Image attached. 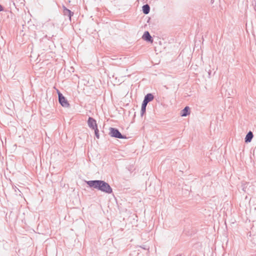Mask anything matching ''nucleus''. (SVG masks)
I'll return each mask as SVG.
<instances>
[{"label":"nucleus","mask_w":256,"mask_h":256,"mask_svg":"<svg viewBox=\"0 0 256 256\" xmlns=\"http://www.w3.org/2000/svg\"><path fill=\"white\" fill-rule=\"evenodd\" d=\"M64 15H67L69 17L70 19V20L72 16V12H70L69 10L64 8Z\"/></svg>","instance_id":"9"},{"label":"nucleus","mask_w":256,"mask_h":256,"mask_svg":"<svg viewBox=\"0 0 256 256\" xmlns=\"http://www.w3.org/2000/svg\"><path fill=\"white\" fill-rule=\"evenodd\" d=\"M154 99V96L151 94H148L145 96L144 99L142 103H145V104H147L148 103Z\"/></svg>","instance_id":"6"},{"label":"nucleus","mask_w":256,"mask_h":256,"mask_svg":"<svg viewBox=\"0 0 256 256\" xmlns=\"http://www.w3.org/2000/svg\"><path fill=\"white\" fill-rule=\"evenodd\" d=\"M142 11L144 14H148L150 12V6L146 4L142 6Z\"/></svg>","instance_id":"10"},{"label":"nucleus","mask_w":256,"mask_h":256,"mask_svg":"<svg viewBox=\"0 0 256 256\" xmlns=\"http://www.w3.org/2000/svg\"><path fill=\"white\" fill-rule=\"evenodd\" d=\"M142 38L146 41L150 42L151 43L153 42V40L148 32H144Z\"/></svg>","instance_id":"5"},{"label":"nucleus","mask_w":256,"mask_h":256,"mask_svg":"<svg viewBox=\"0 0 256 256\" xmlns=\"http://www.w3.org/2000/svg\"><path fill=\"white\" fill-rule=\"evenodd\" d=\"M253 137V134L252 132H248V134H246V138H245V141L246 142H250Z\"/></svg>","instance_id":"8"},{"label":"nucleus","mask_w":256,"mask_h":256,"mask_svg":"<svg viewBox=\"0 0 256 256\" xmlns=\"http://www.w3.org/2000/svg\"><path fill=\"white\" fill-rule=\"evenodd\" d=\"M58 100L60 104L64 107H68L69 104L66 98L60 92H58Z\"/></svg>","instance_id":"2"},{"label":"nucleus","mask_w":256,"mask_h":256,"mask_svg":"<svg viewBox=\"0 0 256 256\" xmlns=\"http://www.w3.org/2000/svg\"><path fill=\"white\" fill-rule=\"evenodd\" d=\"M110 134L112 136L120 138H123L121 134L116 129H115L114 128H111L110 129Z\"/></svg>","instance_id":"3"},{"label":"nucleus","mask_w":256,"mask_h":256,"mask_svg":"<svg viewBox=\"0 0 256 256\" xmlns=\"http://www.w3.org/2000/svg\"><path fill=\"white\" fill-rule=\"evenodd\" d=\"M146 105L147 104H145V103H142V114H144V113L145 112L146 110Z\"/></svg>","instance_id":"11"},{"label":"nucleus","mask_w":256,"mask_h":256,"mask_svg":"<svg viewBox=\"0 0 256 256\" xmlns=\"http://www.w3.org/2000/svg\"><path fill=\"white\" fill-rule=\"evenodd\" d=\"M88 124L89 126L92 128L93 130L96 129L97 128V124L96 121L92 118H90L88 120Z\"/></svg>","instance_id":"4"},{"label":"nucleus","mask_w":256,"mask_h":256,"mask_svg":"<svg viewBox=\"0 0 256 256\" xmlns=\"http://www.w3.org/2000/svg\"><path fill=\"white\" fill-rule=\"evenodd\" d=\"M190 108L188 106H186L181 112V116H186L190 114Z\"/></svg>","instance_id":"7"},{"label":"nucleus","mask_w":256,"mask_h":256,"mask_svg":"<svg viewBox=\"0 0 256 256\" xmlns=\"http://www.w3.org/2000/svg\"><path fill=\"white\" fill-rule=\"evenodd\" d=\"M94 130L95 134H96V138H99V134H98V128H96V129H94Z\"/></svg>","instance_id":"12"},{"label":"nucleus","mask_w":256,"mask_h":256,"mask_svg":"<svg viewBox=\"0 0 256 256\" xmlns=\"http://www.w3.org/2000/svg\"><path fill=\"white\" fill-rule=\"evenodd\" d=\"M3 10L2 6L0 4V12L2 11Z\"/></svg>","instance_id":"13"},{"label":"nucleus","mask_w":256,"mask_h":256,"mask_svg":"<svg viewBox=\"0 0 256 256\" xmlns=\"http://www.w3.org/2000/svg\"><path fill=\"white\" fill-rule=\"evenodd\" d=\"M87 184L90 187H94L106 193L110 194L112 192V189L110 185L104 181L90 180L88 181Z\"/></svg>","instance_id":"1"}]
</instances>
